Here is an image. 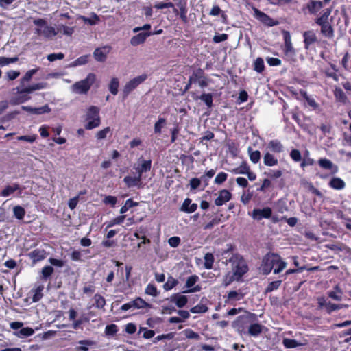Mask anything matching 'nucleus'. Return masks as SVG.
Here are the masks:
<instances>
[{"label":"nucleus","instance_id":"obj_1","mask_svg":"<svg viewBox=\"0 0 351 351\" xmlns=\"http://www.w3.org/2000/svg\"><path fill=\"white\" fill-rule=\"evenodd\" d=\"M286 267L287 263L278 254L269 252L263 256L258 269L262 274L267 276L272 270L274 274H280Z\"/></svg>","mask_w":351,"mask_h":351},{"label":"nucleus","instance_id":"obj_2","mask_svg":"<svg viewBox=\"0 0 351 351\" xmlns=\"http://www.w3.org/2000/svg\"><path fill=\"white\" fill-rule=\"evenodd\" d=\"M257 315L250 311H245V313L238 316L232 322V328L240 335H247L248 327L252 322H256Z\"/></svg>","mask_w":351,"mask_h":351},{"label":"nucleus","instance_id":"obj_3","mask_svg":"<svg viewBox=\"0 0 351 351\" xmlns=\"http://www.w3.org/2000/svg\"><path fill=\"white\" fill-rule=\"evenodd\" d=\"M228 261L232 265L234 275H237L238 278L241 279L248 271V265L243 256L240 254H233Z\"/></svg>","mask_w":351,"mask_h":351},{"label":"nucleus","instance_id":"obj_4","mask_svg":"<svg viewBox=\"0 0 351 351\" xmlns=\"http://www.w3.org/2000/svg\"><path fill=\"white\" fill-rule=\"evenodd\" d=\"M95 80L96 75L94 73H88L85 79L77 82L72 85V91L76 94H86Z\"/></svg>","mask_w":351,"mask_h":351},{"label":"nucleus","instance_id":"obj_5","mask_svg":"<svg viewBox=\"0 0 351 351\" xmlns=\"http://www.w3.org/2000/svg\"><path fill=\"white\" fill-rule=\"evenodd\" d=\"M33 23L36 26L38 27L35 29V33L38 36H43L47 38H50L57 34L55 29L53 27L48 26L47 21L43 19H35Z\"/></svg>","mask_w":351,"mask_h":351},{"label":"nucleus","instance_id":"obj_6","mask_svg":"<svg viewBox=\"0 0 351 351\" xmlns=\"http://www.w3.org/2000/svg\"><path fill=\"white\" fill-rule=\"evenodd\" d=\"M86 120L88 121L85 125L86 130L94 129L100 125L99 108L97 106H91L88 108Z\"/></svg>","mask_w":351,"mask_h":351},{"label":"nucleus","instance_id":"obj_7","mask_svg":"<svg viewBox=\"0 0 351 351\" xmlns=\"http://www.w3.org/2000/svg\"><path fill=\"white\" fill-rule=\"evenodd\" d=\"M317 309L320 311L324 309L325 311L329 315L335 311H338L348 306L347 304H333L330 302H328L327 299L324 296L318 297L317 298Z\"/></svg>","mask_w":351,"mask_h":351},{"label":"nucleus","instance_id":"obj_8","mask_svg":"<svg viewBox=\"0 0 351 351\" xmlns=\"http://www.w3.org/2000/svg\"><path fill=\"white\" fill-rule=\"evenodd\" d=\"M147 76L146 74H143L139 76H137L129 82H128L124 86L123 90V97L125 98L128 96V95L133 91L138 85L143 83L146 79Z\"/></svg>","mask_w":351,"mask_h":351},{"label":"nucleus","instance_id":"obj_9","mask_svg":"<svg viewBox=\"0 0 351 351\" xmlns=\"http://www.w3.org/2000/svg\"><path fill=\"white\" fill-rule=\"evenodd\" d=\"M253 10L254 12V17L265 25L273 27L279 24L278 21L273 19L269 15L259 10L258 8H254Z\"/></svg>","mask_w":351,"mask_h":351},{"label":"nucleus","instance_id":"obj_10","mask_svg":"<svg viewBox=\"0 0 351 351\" xmlns=\"http://www.w3.org/2000/svg\"><path fill=\"white\" fill-rule=\"evenodd\" d=\"M199 280L198 276L194 274L190 276L185 283L184 287L186 289L182 291L183 293H191L200 291L202 289V287L199 285H195L197 282Z\"/></svg>","mask_w":351,"mask_h":351},{"label":"nucleus","instance_id":"obj_11","mask_svg":"<svg viewBox=\"0 0 351 351\" xmlns=\"http://www.w3.org/2000/svg\"><path fill=\"white\" fill-rule=\"evenodd\" d=\"M272 215V210L270 207H265L262 209L254 208L251 214L253 219L261 221L263 219H269Z\"/></svg>","mask_w":351,"mask_h":351},{"label":"nucleus","instance_id":"obj_12","mask_svg":"<svg viewBox=\"0 0 351 351\" xmlns=\"http://www.w3.org/2000/svg\"><path fill=\"white\" fill-rule=\"evenodd\" d=\"M302 36L304 38V46L306 50L311 49L313 44L319 43L316 34L312 29L304 32Z\"/></svg>","mask_w":351,"mask_h":351},{"label":"nucleus","instance_id":"obj_13","mask_svg":"<svg viewBox=\"0 0 351 351\" xmlns=\"http://www.w3.org/2000/svg\"><path fill=\"white\" fill-rule=\"evenodd\" d=\"M282 35L285 41V46L283 48L285 55L287 56H295V50L292 45L291 38L289 32L285 30L282 32Z\"/></svg>","mask_w":351,"mask_h":351},{"label":"nucleus","instance_id":"obj_14","mask_svg":"<svg viewBox=\"0 0 351 351\" xmlns=\"http://www.w3.org/2000/svg\"><path fill=\"white\" fill-rule=\"evenodd\" d=\"M232 193L227 189H221L219 191V196L215 199V204L221 206L232 199Z\"/></svg>","mask_w":351,"mask_h":351},{"label":"nucleus","instance_id":"obj_15","mask_svg":"<svg viewBox=\"0 0 351 351\" xmlns=\"http://www.w3.org/2000/svg\"><path fill=\"white\" fill-rule=\"evenodd\" d=\"M324 7L322 1L310 0L305 5L304 9H306L310 14L316 15L317 12Z\"/></svg>","mask_w":351,"mask_h":351},{"label":"nucleus","instance_id":"obj_16","mask_svg":"<svg viewBox=\"0 0 351 351\" xmlns=\"http://www.w3.org/2000/svg\"><path fill=\"white\" fill-rule=\"evenodd\" d=\"M22 109L27 112H29L33 114H43L45 113H49L51 112V108L47 104H45L40 107H32L29 106H23Z\"/></svg>","mask_w":351,"mask_h":351},{"label":"nucleus","instance_id":"obj_17","mask_svg":"<svg viewBox=\"0 0 351 351\" xmlns=\"http://www.w3.org/2000/svg\"><path fill=\"white\" fill-rule=\"evenodd\" d=\"M34 264L44 260L47 256L46 251L43 249H35L27 254Z\"/></svg>","mask_w":351,"mask_h":351},{"label":"nucleus","instance_id":"obj_18","mask_svg":"<svg viewBox=\"0 0 351 351\" xmlns=\"http://www.w3.org/2000/svg\"><path fill=\"white\" fill-rule=\"evenodd\" d=\"M152 168V160H143L142 157L138 159V166L136 168L137 174L142 177L143 173L149 171Z\"/></svg>","mask_w":351,"mask_h":351},{"label":"nucleus","instance_id":"obj_19","mask_svg":"<svg viewBox=\"0 0 351 351\" xmlns=\"http://www.w3.org/2000/svg\"><path fill=\"white\" fill-rule=\"evenodd\" d=\"M151 35H152L151 32H141L131 38L130 44L134 47L143 44L145 43L146 38Z\"/></svg>","mask_w":351,"mask_h":351},{"label":"nucleus","instance_id":"obj_20","mask_svg":"<svg viewBox=\"0 0 351 351\" xmlns=\"http://www.w3.org/2000/svg\"><path fill=\"white\" fill-rule=\"evenodd\" d=\"M190 198H186L180 208V210L186 213H194L197 209V204L191 203Z\"/></svg>","mask_w":351,"mask_h":351},{"label":"nucleus","instance_id":"obj_21","mask_svg":"<svg viewBox=\"0 0 351 351\" xmlns=\"http://www.w3.org/2000/svg\"><path fill=\"white\" fill-rule=\"evenodd\" d=\"M263 328L262 324L256 322H252L248 327L247 335L256 337L262 333Z\"/></svg>","mask_w":351,"mask_h":351},{"label":"nucleus","instance_id":"obj_22","mask_svg":"<svg viewBox=\"0 0 351 351\" xmlns=\"http://www.w3.org/2000/svg\"><path fill=\"white\" fill-rule=\"evenodd\" d=\"M244 297V294L241 292L237 291H230L228 292L226 298L225 299L226 304H230L234 305L235 302L242 300Z\"/></svg>","mask_w":351,"mask_h":351},{"label":"nucleus","instance_id":"obj_23","mask_svg":"<svg viewBox=\"0 0 351 351\" xmlns=\"http://www.w3.org/2000/svg\"><path fill=\"white\" fill-rule=\"evenodd\" d=\"M123 182L128 188L140 186L142 184V177L138 174L134 177L128 176L123 178Z\"/></svg>","mask_w":351,"mask_h":351},{"label":"nucleus","instance_id":"obj_24","mask_svg":"<svg viewBox=\"0 0 351 351\" xmlns=\"http://www.w3.org/2000/svg\"><path fill=\"white\" fill-rule=\"evenodd\" d=\"M107 47H98L95 49L93 52V56L97 62H104L106 60L107 54L109 52V49L107 50Z\"/></svg>","mask_w":351,"mask_h":351},{"label":"nucleus","instance_id":"obj_25","mask_svg":"<svg viewBox=\"0 0 351 351\" xmlns=\"http://www.w3.org/2000/svg\"><path fill=\"white\" fill-rule=\"evenodd\" d=\"M332 9L331 8H326L323 10L322 14L317 17L315 19V23L320 26L324 24L330 23L328 21V19L330 15L331 14Z\"/></svg>","mask_w":351,"mask_h":351},{"label":"nucleus","instance_id":"obj_26","mask_svg":"<svg viewBox=\"0 0 351 351\" xmlns=\"http://www.w3.org/2000/svg\"><path fill=\"white\" fill-rule=\"evenodd\" d=\"M171 301L174 302L178 308H182L187 304L188 298L186 295L174 293L171 297Z\"/></svg>","mask_w":351,"mask_h":351},{"label":"nucleus","instance_id":"obj_27","mask_svg":"<svg viewBox=\"0 0 351 351\" xmlns=\"http://www.w3.org/2000/svg\"><path fill=\"white\" fill-rule=\"evenodd\" d=\"M319 165L327 170H332V173H336L337 172V167L336 165H334V164L329 160L326 158H319L318 160Z\"/></svg>","mask_w":351,"mask_h":351},{"label":"nucleus","instance_id":"obj_28","mask_svg":"<svg viewBox=\"0 0 351 351\" xmlns=\"http://www.w3.org/2000/svg\"><path fill=\"white\" fill-rule=\"evenodd\" d=\"M328 186L335 190H342L346 186L345 182L339 177H333L328 182Z\"/></svg>","mask_w":351,"mask_h":351},{"label":"nucleus","instance_id":"obj_29","mask_svg":"<svg viewBox=\"0 0 351 351\" xmlns=\"http://www.w3.org/2000/svg\"><path fill=\"white\" fill-rule=\"evenodd\" d=\"M267 148L274 153H281L283 152L284 147L278 140H271L268 143Z\"/></svg>","mask_w":351,"mask_h":351},{"label":"nucleus","instance_id":"obj_30","mask_svg":"<svg viewBox=\"0 0 351 351\" xmlns=\"http://www.w3.org/2000/svg\"><path fill=\"white\" fill-rule=\"evenodd\" d=\"M320 32L324 37L329 39L332 38L335 35L334 29L330 23L320 25Z\"/></svg>","mask_w":351,"mask_h":351},{"label":"nucleus","instance_id":"obj_31","mask_svg":"<svg viewBox=\"0 0 351 351\" xmlns=\"http://www.w3.org/2000/svg\"><path fill=\"white\" fill-rule=\"evenodd\" d=\"M263 163L267 167L276 166L278 164V160L272 154L267 152L263 156Z\"/></svg>","mask_w":351,"mask_h":351},{"label":"nucleus","instance_id":"obj_32","mask_svg":"<svg viewBox=\"0 0 351 351\" xmlns=\"http://www.w3.org/2000/svg\"><path fill=\"white\" fill-rule=\"evenodd\" d=\"M194 99H200L208 108H212L213 106V98L211 93H203L199 97H194Z\"/></svg>","mask_w":351,"mask_h":351},{"label":"nucleus","instance_id":"obj_33","mask_svg":"<svg viewBox=\"0 0 351 351\" xmlns=\"http://www.w3.org/2000/svg\"><path fill=\"white\" fill-rule=\"evenodd\" d=\"M19 189L20 186L18 184H13L12 186L8 185L1 191L0 195L7 197Z\"/></svg>","mask_w":351,"mask_h":351},{"label":"nucleus","instance_id":"obj_34","mask_svg":"<svg viewBox=\"0 0 351 351\" xmlns=\"http://www.w3.org/2000/svg\"><path fill=\"white\" fill-rule=\"evenodd\" d=\"M250 169V167L247 162L243 161L238 167L230 170V171L234 174H246Z\"/></svg>","mask_w":351,"mask_h":351},{"label":"nucleus","instance_id":"obj_35","mask_svg":"<svg viewBox=\"0 0 351 351\" xmlns=\"http://www.w3.org/2000/svg\"><path fill=\"white\" fill-rule=\"evenodd\" d=\"M39 68H36L30 69L28 71H27L24 76L20 80L21 86H24L26 83L29 82L32 80V76L34 74H36Z\"/></svg>","mask_w":351,"mask_h":351},{"label":"nucleus","instance_id":"obj_36","mask_svg":"<svg viewBox=\"0 0 351 351\" xmlns=\"http://www.w3.org/2000/svg\"><path fill=\"white\" fill-rule=\"evenodd\" d=\"M334 96L337 101L343 104H345L348 100L346 95L339 87H335L334 90Z\"/></svg>","mask_w":351,"mask_h":351},{"label":"nucleus","instance_id":"obj_37","mask_svg":"<svg viewBox=\"0 0 351 351\" xmlns=\"http://www.w3.org/2000/svg\"><path fill=\"white\" fill-rule=\"evenodd\" d=\"M334 291H331L328 293V297L336 301H341L342 300V290L339 285H336L334 287Z\"/></svg>","mask_w":351,"mask_h":351},{"label":"nucleus","instance_id":"obj_38","mask_svg":"<svg viewBox=\"0 0 351 351\" xmlns=\"http://www.w3.org/2000/svg\"><path fill=\"white\" fill-rule=\"evenodd\" d=\"M80 346L77 347V351H88V346H94L96 342L89 339L80 340L79 341Z\"/></svg>","mask_w":351,"mask_h":351},{"label":"nucleus","instance_id":"obj_39","mask_svg":"<svg viewBox=\"0 0 351 351\" xmlns=\"http://www.w3.org/2000/svg\"><path fill=\"white\" fill-rule=\"evenodd\" d=\"M54 269L52 266L46 265L42 268L41 270V279L43 280H47L53 274Z\"/></svg>","mask_w":351,"mask_h":351},{"label":"nucleus","instance_id":"obj_40","mask_svg":"<svg viewBox=\"0 0 351 351\" xmlns=\"http://www.w3.org/2000/svg\"><path fill=\"white\" fill-rule=\"evenodd\" d=\"M134 308H150L151 304L147 303L143 299L140 297H137L136 299L133 300Z\"/></svg>","mask_w":351,"mask_h":351},{"label":"nucleus","instance_id":"obj_41","mask_svg":"<svg viewBox=\"0 0 351 351\" xmlns=\"http://www.w3.org/2000/svg\"><path fill=\"white\" fill-rule=\"evenodd\" d=\"M204 266L206 269H211L213 267V263L215 262V258L212 253H206L204 255Z\"/></svg>","mask_w":351,"mask_h":351},{"label":"nucleus","instance_id":"obj_42","mask_svg":"<svg viewBox=\"0 0 351 351\" xmlns=\"http://www.w3.org/2000/svg\"><path fill=\"white\" fill-rule=\"evenodd\" d=\"M241 278H238L237 275H234L233 272H228L226 275L224 276L223 280V285L226 287L230 285L233 281L240 280Z\"/></svg>","mask_w":351,"mask_h":351},{"label":"nucleus","instance_id":"obj_43","mask_svg":"<svg viewBox=\"0 0 351 351\" xmlns=\"http://www.w3.org/2000/svg\"><path fill=\"white\" fill-rule=\"evenodd\" d=\"M139 203L137 202H134L132 199L130 198L125 201V203L123 206H122L120 208V213L124 214L130 208L138 206Z\"/></svg>","mask_w":351,"mask_h":351},{"label":"nucleus","instance_id":"obj_44","mask_svg":"<svg viewBox=\"0 0 351 351\" xmlns=\"http://www.w3.org/2000/svg\"><path fill=\"white\" fill-rule=\"evenodd\" d=\"M154 7L158 10L172 8L175 14L178 12V9L175 8V5L172 2H158L154 4Z\"/></svg>","mask_w":351,"mask_h":351},{"label":"nucleus","instance_id":"obj_45","mask_svg":"<svg viewBox=\"0 0 351 351\" xmlns=\"http://www.w3.org/2000/svg\"><path fill=\"white\" fill-rule=\"evenodd\" d=\"M34 333L33 328L30 327L21 328L17 332L16 335L19 338L28 337L32 336Z\"/></svg>","mask_w":351,"mask_h":351},{"label":"nucleus","instance_id":"obj_46","mask_svg":"<svg viewBox=\"0 0 351 351\" xmlns=\"http://www.w3.org/2000/svg\"><path fill=\"white\" fill-rule=\"evenodd\" d=\"M204 71L199 68L197 70L194 71L191 76L189 77L190 83H197L198 81L204 78Z\"/></svg>","mask_w":351,"mask_h":351},{"label":"nucleus","instance_id":"obj_47","mask_svg":"<svg viewBox=\"0 0 351 351\" xmlns=\"http://www.w3.org/2000/svg\"><path fill=\"white\" fill-rule=\"evenodd\" d=\"M90 16H91L90 18H88V17L82 16L81 19L86 23H88L90 25H96L100 21L99 16L97 14H95V12H92Z\"/></svg>","mask_w":351,"mask_h":351},{"label":"nucleus","instance_id":"obj_48","mask_svg":"<svg viewBox=\"0 0 351 351\" xmlns=\"http://www.w3.org/2000/svg\"><path fill=\"white\" fill-rule=\"evenodd\" d=\"M254 70L257 73H261L265 70L264 60L262 58L258 57L254 62Z\"/></svg>","mask_w":351,"mask_h":351},{"label":"nucleus","instance_id":"obj_49","mask_svg":"<svg viewBox=\"0 0 351 351\" xmlns=\"http://www.w3.org/2000/svg\"><path fill=\"white\" fill-rule=\"evenodd\" d=\"M95 304L94 306L97 308H103L106 305L105 298L99 293H96L93 297Z\"/></svg>","mask_w":351,"mask_h":351},{"label":"nucleus","instance_id":"obj_50","mask_svg":"<svg viewBox=\"0 0 351 351\" xmlns=\"http://www.w3.org/2000/svg\"><path fill=\"white\" fill-rule=\"evenodd\" d=\"M248 152L250 154V159L254 163L256 164L259 162L261 159V152L258 150L253 151L252 149L249 147Z\"/></svg>","mask_w":351,"mask_h":351},{"label":"nucleus","instance_id":"obj_51","mask_svg":"<svg viewBox=\"0 0 351 351\" xmlns=\"http://www.w3.org/2000/svg\"><path fill=\"white\" fill-rule=\"evenodd\" d=\"M281 284H282V280H280L272 281V282H269L268 284L267 287L265 289V294H267L273 291L277 290L280 287Z\"/></svg>","mask_w":351,"mask_h":351},{"label":"nucleus","instance_id":"obj_52","mask_svg":"<svg viewBox=\"0 0 351 351\" xmlns=\"http://www.w3.org/2000/svg\"><path fill=\"white\" fill-rule=\"evenodd\" d=\"M44 287L42 285L38 286L35 289L32 290L34 294L32 296V301L34 302H38L43 298V290Z\"/></svg>","mask_w":351,"mask_h":351},{"label":"nucleus","instance_id":"obj_53","mask_svg":"<svg viewBox=\"0 0 351 351\" xmlns=\"http://www.w3.org/2000/svg\"><path fill=\"white\" fill-rule=\"evenodd\" d=\"M89 59V55H83L77 58L75 60H74L71 64V66H77L81 65H84L88 63Z\"/></svg>","mask_w":351,"mask_h":351},{"label":"nucleus","instance_id":"obj_54","mask_svg":"<svg viewBox=\"0 0 351 351\" xmlns=\"http://www.w3.org/2000/svg\"><path fill=\"white\" fill-rule=\"evenodd\" d=\"M119 86V80L117 77H113L109 84L110 92L112 95H116L118 93Z\"/></svg>","mask_w":351,"mask_h":351},{"label":"nucleus","instance_id":"obj_55","mask_svg":"<svg viewBox=\"0 0 351 351\" xmlns=\"http://www.w3.org/2000/svg\"><path fill=\"white\" fill-rule=\"evenodd\" d=\"M282 344L286 348H294L301 345L295 339L289 338H284Z\"/></svg>","mask_w":351,"mask_h":351},{"label":"nucleus","instance_id":"obj_56","mask_svg":"<svg viewBox=\"0 0 351 351\" xmlns=\"http://www.w3.org/2000/svg\"><path fill=\"white\" fill-rule=\"evenodd\" d=\"M13 213L14 217L19 220L23 219L25 215V210L24 208L21 206H14L13 208Z\"/></svg>","mask_w":351,"mask_h":351},{"label":"nucleus","instance_id":"obj_57","mask_svg":"<svg viewBox=\"0 0 351 351\" xmlns=\"http://www.w3.org/2000/svg\"><path fill=\"white\" fill-rule=\"evenodd\" d=\"M178 283V281L176 279L170 276L168 278L167 281L164 284L163 288L165 291H169L175 287Z\"/></svg>","mask_w":351,"mask_h":351},{"label":"nucleus","instance_id":"obj_58","mask_svg":"<svg viewBox=\"0 0 351 351\" xmlns=\"http://www.w3.org/2000/svg\"><path fill=\"white\" fill-rule=\"evenodd\" d=\"M167 121L165 118L159 117L158 120L154 124V132L156 134H160L162 128L166 124Z\"/></svg>","mask_w":351,"mask_h":351},{"label":"nucleus","instance_id":"obj_59","mask_svg":"<svg viewBox=\"0 0 351 351\" xmlns=\"http://www.w3.org/2000/svg\"><path fill=\"white\" fill-rule=\"evenodd\" d=\"M208 308L206 305L202 304H198L196 306L192 307L190 311L192 313H203L207 312Z\"/></svg>","mask_w":351,"mask_h":351},{"label":"nucleus","instance_id":"obj_60","mask_svg":"<svg viewBox=\"0 0 351 351\" xmlns=\"http://www.w3.org/2000/svg\"><path fill=\"white\" fill-rule=\"evenodd\" d=\"M118 326L116 324H108L105 328V334L107 336H113L118 332Z\"/></svg>","mask_w":351,"mask_h":351},{"label":"nucleus","instance_id":"obj_61","mask_svg":"<svg viewBox=\"0 0 351 351\" xmlns=\"http://www.w3.org/2000/svg\"><path fill=\"white\" fill-rule=\"evenodd\" d=\"M145 293L147 295H152L154 297L157 296L158 294L156 287L154 284H152V283H149L147 285V286L145 288Z\"/></svg>","mask_w":351,"mask_h":351},{"label":"nucleus","instance_id":"obj_62","mask_svg":"<svg viewBox=\"0 0 351 351\" xmlns=\"http://www.w3.org/2000/svg\"><path fill=\"white\" fill-rule=\"evenodd\" d=\"M125 219V215H119V216L112 219L108 224L107 228L112 227L115 225L121 224L124 221Z\"/></svg>","mask_w":351,"mask_h":351},{"label":"nucleus","instance_id":"obj_63","mask_svg":"<svg viewBox=\"0 0 351 351\" xmlns=\"http://www.w3.org/2000/svg\"><path fill=\"white\" fill-rule=\"evenodd\" d=\"M271 180L269 178H265L263 180V182L261 186L257 189V191L265 193L267 191V189L271 187Z\"/></svg>","mask_w":351,"mask_h":351},{"label":"nucleus","instance_id":"obj_64","mask_svg":"<svg viewBox=\"0 0 351 351\" xmlns=\"http://www.w3.org/2000/svg\"><path fill=\"white\" fill-rule=\"evenodd\" d=\"M267 175L271 179H278L282 176V171L281 169H270Z\"/></svg>","mask_w":351,"mask_h":351}]
</instances>
